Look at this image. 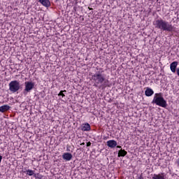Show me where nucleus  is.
<instances>
[{"mask_svg":"<svg viewBox=\"0 0 179 179\" xmlns=\"http://www.w3.org/2000/svg\"><path fill=\"white\" fill-rule=\"evenodd\" d=\"M107 146H108V148H111V149H114V148H115L117 145V141H115V140H109L107 141Z\"/></svg>","mask_w":179,"mask_h":179,"instance_id":"8","label":"nucleus"},{"mask_svg":"<svg viewBox=\"0 0 179 179\" xmlns=\"http://www.w3.org/2000/svg\"><path fill=\"white\" fill-rule=\"evenodd\" d=\"M92 145V143L90 141H89L88 143H87V146H91Z\"/></svg>","mask_w":179,"mask_h":179,"instance_id":"17","label":"nucleus"},{"mask_svg":"<svg viewBox=\"0 0 179 179\" xmlns=\"http://www.w3.org/2000/svg\"><path fill=\"white\" fill-rule=\"evenodd\" d=\"M152 179H166V173L154 174Z\"/></svg>","mask_w":179,"mask_h":179,"instance_id":"12","label":"nucleus"},{"mask_svg":"<svg viewBox=\"0 0 179 179\" xmlns=\"http://www.w3.org/2000/svg\"><path fill=\"white\" fill-rule=\"evenodd\" d=\"M91 80L95 87H101V89L110 87V81L106 78V74L103 73V71H98L93 74Z\"/></svg>","mask_w":179,"mask_h":179,"instance_id":"1","label":"nucleus"},{"mask_svg":"<svg viewBox=\"0 0 179 179\" xmlns=\"http://www.w3.org/2000/svg\"><path fill=\"white\" fill-rule=\"evenodd\" d=\"M138 179H143V176H142V174L140 176V177L138 178Z\"/></svg>","mask_w":179,"mask_h":179,"instance_id":"18","label":"nucleus"},{"mask_svg":"<svg viewBox=\"0 0 179 179\" xmlns=\"http://www.w3.org/2000/svg\"><path fill=\"white\" fill-rule=\"evenodd\" d=\"M127 154L128 152L125 151V150L121 149L120 150H119L117 156L118 157H124V156H127Z\"/></svg>","mask_w":179,"mask_h":179,"instance_id":"14","label":"nucleus"},{"mask_svg":"<svg viewBox=\"0 0 179 179\" xmlns=\"http://www.w3.org/2000/svg\"><path fill=\"white\" fill-rule=\"evenodd\" d=\"M80 145H85V143H81Z\"/></svg>","mask_w":179,"mask_h":179,"instance_id":"23","label":"nucleus"},{"mask_svg":"<svg viewBox=\"0 0 179 179\" xmlns=\"http://www.w3.org/2000/svg\"><path fill=\"white\" fill-rule=\"evenodd\" d=\"M91 127L89 123L83 124L81 125V131H90Z\"/></svg>","mask_w":179,"mask_h":179,"instance_id":"11","label":"nucleus"},{"mask_svg":"<svg viewBox=\"0 0 179 179\" xmlns=\"http://www.w3.org/2000/svg\"><path fill=\"white\" fill-rule=\"evenodd\" d=\"M27 176H34V171L29 169L27 171Z\"/></svg>","mask_w":179,"mask_h":179,"instance_id":"15","label":"nucleus"},{"mask_svg":"<svg viewBox=\"0 0 179 179\" xmlns=\"http://www.w3.org/2000/svg\"><path fill=\"white\" fill-rule=\"evenodd\" d=\"M9 90L12 93H16L20 90V83L17 80H13L9 84Z\"/></svg>","mask_w":179,"mask_h":179,"instance_id":"4","label":"nucleus"},{"mask_svg":"<svg viewBox=\"0 0 179 179\" xmlns=\"http://www.w3.org/2000/svg\"><path fill=\"white\" fill-rule=\"evenodd\" d=\"M35 83H33V81H26L24 83L25 88L24 90V92H26V93H30L33 89H34Z\"/></svg>","mask_w":179,"mask_h":179,"instance_id":"5","label":"nucleus"},{"mask_svg":"<svg viewBox=\"0 0 179 179\" xmlns=\"http://www.w3.org/2000/svg\"><path fill=\"white\" fill-rule=\"evenodd\" d=\"M2 162V156L0 155V163Z\"/></svg>","mask_w":179,"mask_h":179,"instance_id":"20","label":"nucleus"},{"mask_svg":"<svg viewBox=\"0 0 179 179\" xmlns=\"http://www.w3.org/2000/svg\"><path fill=\"white\" fill-rule=\"evenodd\" d=\"M117 149H121V145H117Z\"/></svg>","mask_w":179,"mask_h":179,"instance_id":"19","label":"nucleus"},{"mask_svg":"<svg viewBox=\"0 0 179 179\" xmlns=\"http://www.w3.org/2000/svg\"><path fill=\"white\" fill-rule=\"evenodd\" d=\"M72 157H73L72 154L69 152H64L62 155V159L66 162H71V160H72Z\"/></svg>","mask_w":179,"mask_h":179,"instance_id":"6","label":"nucleus"},{"mask_svg":"<svg viewBox=\"0 0 179 179\" xmlns=\"http://www.w3.org/2000/svg\"><path fill=\"white\" fill-rule=\"evenodd\" d=\"M88 9H90V10H92V9H93V8H90V7H89Z\"/></svg>","mask_w":179,"mask_h":179,"instance_id":"22","label":"nucleus"},{"mask_svg":"<svg viewBox=\"0 0 179 179\" xmlns=\"http://www.w3.org/2000/svg\"><path fill=\"white\" fill-rule=\"evenodd\" d=\"M152 103L156 104L159 107H163L164 108H166V107H167V101L164 100V98L163 97V94L162 93L155 94Z\"/></svg>","mask_w":179,"mask_h":179,"instance_id":"3","label":"nucleus"},{"mask_svg":"<svg viewBox=\"0 0 179 179\" xmlns=\"http://www.w3.org/2000/svg\"><path fill=\"white\" fill-rule=\"evenodd\" d=\"M177 164H178V166H179V158L177 160Z\"/></svg>","mask_w":179,"mask_h":179,"instance_id":"21","label":"nucleus"},{"mask_svg":"<svg viewBox=\"0 0 179 179\" xmlns=\"http://www.w3.org/2000/svg\"><path fill=\"white\" fill-rule=\"evenodd\" d=\"M64 93H66V90L60 91V92L58 94V96H62V97H65Z\"/></svg>","mask_w":179,"mask_h":179,"instance_id":"16","label":"nucleus"},{"mask_svg":"<svg viewBox=\"0 0 179 179\" xmlns=\"http://www.w3.org/2000/svg\"><path fill=\"white\" fill-rule=\"evenodd\" d=\"M153 24L155 27V29L162 30V31H168L169 33H173L176 31V27L170 22L159 18L153 22Z\"/></svg>","mask_w":179,"mask_h":179,"instance_id":"2","label":"nucleus"},{"mask_svg":"<svg viewBox=\"0 0 179 179\" xmlns=\"http://www.w3.org/2000/svg\"><path fill=\"white\" fill-rule=\"evenodd\" d=\"M38 2H40V3H41V5L45 8H50V6H51L50 0H38Z\"/></svg>","mask_w":179,"mask_h":179,"instance_id":"9","label":"nucleus"},{"mask_svg":"<svg viewBox=\"0 0 179 179\" xmlns=\"http://www.w3.org/2000/svg\"><path fill=\"white\" fill-rule=\"evenodd\" d=\"M10 109V106L8 105H3L0 106V113H6V111H8Z\"/></svg>","mask_w":179,"mask_h":179,"instance_id":"13","label":"nucleus"},{"mask_svg":"<svg viewBox=\"0 0 179 179\" xmlns=\"http://www.w3.org/2000/svg\"><path fill=\"white\" fill-rule=\"evenodd\" d=\"M155 92L153 91V90H152V88H146V90L145 91V96H147V97H150V96H153Z\"/></svg>","mask_w":179,"mask_h":179,"instance_id":"10","label":"nucleus"},{"mask_svg":"<svg viewBox=\"0 0 179 179\" xmlns=\"http://www.w3.org/2000/svg\"><path fill=\"white\" fill-rule=\"evenodd\" d=\"M178 65V62H173L171 64H170V69L171 71V72H173V73H176V71H177V66Z\"/></svg>","mask_w":179,"mask_h":179,"instance_id":"7","label":"nucleus"}]
</instances>
